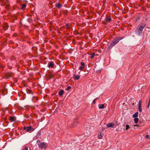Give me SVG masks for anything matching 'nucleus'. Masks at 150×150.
<instances>
[{
    "label": "nucleus",
    "mask_w": 150,
    "mask_h": 150,
    "mask_svg": "<svg viewBox=\"0 0 150 150\" xmlns=\"http://www.w3.org/2000/svg\"><path fill=\"white\" fill-rule=\"evenodd\" d=\"M138 112H136L135 114L133 115L132 117L133 118L137 117L138 116Z\"/></svg>",
    "instance_id": "f8f14e48"
},
{
    "label": "nucleus",
    "mask_w": 150,
    "mask_h": 150,
    "mask_svg": "<svg viewBox=\"0 0 150 150\" xmlns=\"http://www.w3.org/2000/svg\"><path fill=\"white\" fill-rule=\"evenodd\" d=\"M98 99V98H96L95 99H96V100Z\"/></svg>",
    "instance_id": "7c9ffc66"
},
{
    "label": "nucleus",
    "mask_w": 150,
    "mask_h": 150,
    "mask_svg": "<svg viewBox=\"0 0 150 150\" xmlns=\"http://www.w3.org/2000/svg\"><path fill=\"white\" fill-rule=\"evenodd\" d=\"M73 77L74 79L78 80L80 78V76L79 75L76 76L74 75Z\"/></svg>",
    "instance_id": "6e6552de"
},
{
    "label": "nucleus",
    "mask_w": 150,
    "mask_h": 150,
    "mask_svg": "<svg viewBox=\"0 0 150 150\" xmlns=\"http://www.w3.org/2000/svg\"><path fill=\"white\" fill-rule=\"evenodd\" d=\"M8 27V25L6 24V25L4 27V30H6Z\"/></svg>",
    "instance_id": "6ab92c4d"
},
{
    "label": "nucleus",
    "mask_w": 150,
    "mask_h": 150,
    "mask_svg": "<svg viewBox=\"0 0 150 150\" xmlns=\"http://www.w3.org/2000/svg\"><path fill=\"white\" fill-rule=\"evenodd\" d=\"M122 37H119L118 38H117V40H119V41L121 40H122Z\"/></svg>",
    "instance_id": "a878e982"
},
{
    "label": "nucleus",
    "mask_w": 150,
    "mask_h": 150,
    "mask_svg": "<svg viewBox=\"0 0 150 150\" xmlns=\"http://www.w3.org/2000/svg\"><path fill=\"white\" fill-rule=\"evenodd\" d=\"M130 128L129 126L128 125H126V130H127Z\"/></svg>",
    "instance_id": "412c9836"
},
{
    "label": "nucleus",
    "mask_w": 150,
    "mask_h": 150,
    "mask_svg": "<svg viewBox=\"0 0 150 150\" xmlns=\"http://www.w3.org/2000/svg\"><path fill=\"white\" fill-rule=\"evenodd\" d=\"M66 26L68 28H69V27H70V25L69 23L66 24Z\"/></svg>",
    "instance_id": "393cba45"
},
{
    "label": "nucleus",
    "mask_w": 150,
    "mask_h": 150,
    "mask_svg": "<svg viewBox=\"0 0 150 150\" xmlns=\"http://www.w3.org/2000/svg\"><path fill=\"white\" fill-rule=\"evenodd\" d=\"M23 150H28V148L25 147L24 148Z\"/></svg>",
    "instance_id": "bb28decb"
},
{
    "label": "nucleus",
    "mask_w": 150,
    "mask_h": 150,
    "mask_svg": "<svg viewBox=\"0 0 150 150\" xmlns=\"http://www.w3.org/2000/svg\"><path fill=\"white\" fill-rule=\"evenodd\" d=\"M106 125L108 127H115V124L112 123H109Z\"/></svg>",
    "instance_id": "423d86ee"
},
{
    "label": "nucleus",
    "mask_w": 150,
    "mask_h": 150,
    "mask_svg": "<svg viewBox=\"0 0 150 150\" xmlns=\"http://www.w3.org/2000/svg\"><path fill=\"white\" fill-rule=\"evenodd\" d=\"M26 7V5L25 4H23L22 5L21 9L23 10Z\"/></svg>",
    "instance_id": "f3484780"
},
{
    "label": "nucleus",
    "mask_w": 150,
    "mask_h": 150,
    "mask_svg": "<svg viewBox=\"0 0 150 150\" xmlns=\"http://www.w3.org/2000/svg\"><path fill=\"white\" fill-rule=\"evenodd\" d=\"M119 42V40H117V38H115L111 41L110 46L112 47L115 45Z\"/></svg>",
    "instance_id": "7ed1b4c3"
},
{
    "label": "nucleus",
    "mask_w": 150,
    "mask_h": 150,
    "mask_svg": "<svg viewBox=\"0 0 150 150\" xmlns=\"http://www.w3.org/2000/svg\"><path fill=\"white\" fill-rule=\"evenodd\" d=\"M27 127H23V130H26V129H27Z\"/></svg>",
    "instance_id": "cd10ccee"
},
{
    "label": "nucleus",
    "mask_w": 150,
    "mask_h": 150,
    "mask_svg": "<svg viewBox=\"0 0 150 150\" xmlns=\"http://www.w3.org/2000/svg\"><path fill=\"white\" fill-rule=\"evenodd\" d=\"M101 132H100L99 134L98 135V137L99 139H101L102 138V136L101 135Z\"/></svg>",
    "instance_id": "a211bd4d"
},
{
    "label": "nucleus",
    "mask_w": 150,
    "mask_h": 150,
    "mask_svg": "<svg viewBox=\"0 0 150 150\" xmlns=\"http://www.w3.org/2000/svg\"><path fill=\"white\" fill-rule=\"evenodd\" d=\"M150 99L149 100V102L148 103V105H147V107L148 108H149V106H150Z\"/></svg>",
    "instance_id": "b1692460"
},
{
    "label": "nucleus",
    "mask_w": 150,
    "mask_h": 150,
    "mask_svg": "<svg viewBox=\"0 0 150 150\" xmlns=\"http://www.w3.org/2000/svg\"><path fill=\"white\" fill-rule=\"evenodd\" d=\"M71 88V87L70 86H68L67 88L66 89V90L67 91H69Z\"/></svg>",
    "instance_id": "4be33fe9"
},
{
    "label": "nucleus",
    "mask_w": 150,
    "mask_h": 150,
    "mask_svg": "<svg viewBox=\"0 0 150 150\" xmlns=\"http://www.w3.org/2000/svg\"><path fill=\"white\" fill-rule=\"evenodd\" d=\"M34 130V129L32 128L31 126H29L27 127L26 129V132H31L32 131H33Z\"/></svg>",
    "instance_id": "20e7f679"
},
{
    "label": "nucleus",
    "mask_w": 150,
    "mask_h": 150,
    "mask_svg": "<svg viewBox=\"0 0 150 150\" xmlns=\"http://www.w3.org/2000/svg\"><path fill=\"white\" fill-rule=\"evenodd\" d=\"M64 91L63 90H61L59 92V96H62L64 93Z\"/></svg>",
    "instance_id": "1a4fd4ad"
},
{
    "label": "nucleus",
    "mask_w": 150,
    "mask_h": 150,
    "mask_svg": "<svg viewBox=\"0 0 150 150\" xmlns=\"http://www.w3.org/2000/svg\"><path fill=\"white\" fill-rule=\"evenodd\" d=\"M95 56V54L94 53H92L91 55L90 58H93Z\"/></svg>",
    "instance_id": "aec40b11"
},
{
    "label": "nucleus",
    "mask_w": 150,
    "mask_h": 150,
    "mask_svg": "<svg viewBox=\"0 0 150 150\" xmlns=\"http://www.w3.org/2000/svg\"><path fill=\"white\" fill-rule=\"evenodd\" d=\"M134 121L135 122V123H137L139 121V119L137 117H135L134 118Z\"/></svg>",
    "instance_id": "dca6fc26"
},
{
    "label": "nucleus",
    "mask_w": 150,
    "mask_h": 150,
    "mask_svg": "<svg viewBox=\"0 0 150 150\" xmlns=\"http://www.w3.org/2000/svg\"><path fill=\"white\" fill-rule=\"evenodd\" d=\"M142 100H139V105H138V109L139 111L140 112H141L142 111V108L141 107V105H142Z\"/></svg>",
    "instance_id": "39448f33"
},
{
    "label": "nucleus",
    "mask_w": 150,
    "mask_h": 150,
    "mask_svg": "<svg viewBox=\"0 0 150 150\" xmlns=\"http://www.w3.org/2000/svg\"><path fill=\"white\" fill-rule=\"evenodd\" d=\"M54 64L53 62H51L48 65V67H52L53 68L54 67Z\"/></svg>",
    "instance_id": "9d476101"
},
{
    "label": "nucleus",
    "mask_w": 150,
    "mask_h": 150,
    "mask_svg": "<svg viewBox=\"0 0 150 150\" xmlns=\"http://www.w3.org/2000/svg\"><path fill=\"white\" fill-rule=\"evenodd\" d=\"M132 105H134V103H133V104H132Z\"/></svg>",
    "instance_id": "2f4dec72"
},
{
    "label": "nucleus",
    "mask_w": 150,
    "mask_h": 150,
    "mask_svg": "<svg viewBox=\"0 0 150 150\" xmlns=\"http://www.w3.org/2000/svg\"><path fill=\"white\" fill-rule=\"evenodd\" d=\"M134 126H137V127H138V126H139V125H134Z\"/></svg>",
    "instance_id": "c756f323"
},
{
    "label": "nucleus",
    "mask_w": 150,
    "mask_h": 150,
    "mask_svg": "<svg viewBox=\"0 0 150 150\" xmlns=\"http://www.w3.org/2000/svg\"><path fill=\"white\" fill-rule=\"evenodd\" d=\"M111 20V18L110 16H108L106 18V21L107 22H108Z\"/></svg>",
    "instance_id": "ddd939ff"
},
{
    "label": "nucleus",
    "mask_w": 150,
    "mask_h": 150,
    "mask_svg": "<svg viewBox=\"0 0 150 150\" xmlns=\"http://www.w3.org/2000/svg\"><path fill=\"white\" fill-rule=\"evenodd\" d=\"M145 26L146 24L145 23H143L139 24L136 30V34L139 36L141 35L142 31Z\"/></svg>",
    "instance_id": "f257e3e1"
},
{
    "label": "nucleus",
    "mask_w": 150,
    "mask_h": 150,
    "mask_svg": "<svg viewBox=\"0 0 150 150\" xmlns=\"http://www.w3.org/2000/svg\"><path fill=\"white\" fill-rule=\"evenodd\" d=\"M81 64L82 66L79 67V69L81 70H82L84 68L85 64L84 63L82 62H81Z\"/></svg>",
    "instance_id": "0eeeda50"
},
{
    "label": "nucleus",
    "mask_w": 150,
    "mask_h": 150,
    "mask_svg": "<svg viewBox=\"0 0 150 150\" xmlns=\"http://www.w3.org/2000/svg\"><path fill=\"white\" fill-rule=\"evenodd\" d=\"M9 120L11 122H13L15 120L14 117H10L9 118Z\"/></svg>",
    "instance_id": "4468645a"
},
{
    "label": "nucleus",
    "mask_w": 150,
    "mask_h": 150,
    "mask_svg": "<svg viewBox=\"0 0 150 150\" xmlns=\"http://www.w3.org/2000/svg\"><path fill=\"white\" fill-rule=\"evenodd\" d=\"M146 139H150V137H149V136L148 135H146Z\"/></svg>",
    "instance_id": "5701e85b"
},
{
    "label": "nucleus",
    "mask_w": 150,
    "mask_h": 150,
    "mask_svg": "<svg viewBox=\"0 0 150 150\" xmlns=\"http://www.w3.org/2000/svg\"><path fill=\"white\" fill-rule=\"evenodd\" d=\"M96 99H94L93 100V103H94H94H95V102H96Z\"/></svg>",
    "instance_id": "c85d7f7f"
},
{
    "label": "nucleus",
    "mask_w": 150,
    "mask_h": 150,
    "mask_svg": "<svg viewBox=\"0 0 150 150\" xmlns=\"http://www.w3.org/2000/svg\"><path fill=\"white\" fill-rule=\"evenodd\" d=\"M98 107L100 109H103L104 108V104L100 105L98 106Z\"/></svg>",
    "instance_id": "9b49d317"
},
{
    "label": "nucleus",
    "mask_w": 150,
    "mask_h": 150,
    "mask_svg": "<svg viewBox=\"0 0 150 150\" xmlns=\"http://www.w3.org/2000/svg\"><path fill=\"white\" fill-rule=\"evenodd\" d=\"M37 143L38 147L39 148H41L42 149H46L47 147V145L44 142H41L39 140H38L37 141Z\"/></svg>",
    "instance_id": "f03ea898"
},
{
    "label": "nucleus",
    "mask_w": 150,
    "mask_h": 150,
    "mask_svg": "<svg viewBox=\"0 0 150 150\" xmlns=\"http://www.w3.org/2000/svg\"><path fill=\"white\" fill-rule=\"evenodd\" d=\"M56 6L58 8H60L62 7L61 4L58 3L56 5Z\"/></svg>",
    "instance_id": "2eb2a0df"
}]
</instances>
